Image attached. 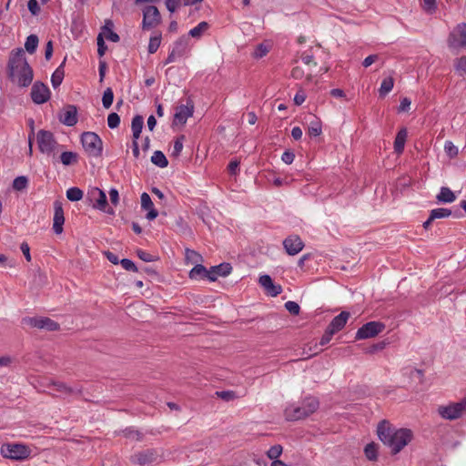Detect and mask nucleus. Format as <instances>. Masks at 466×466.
Listing matches in <instances>:
<instances>
[{
  "instance_id": "nucleus-1",
  "label": "nucleus",
  "mask_w": 466,
  "mask_h": 466,
  "mask_svg": "<svg viewBox=\"0 0 466 466\" xmlns=\"http://www.w3.org/2000/svg\"><path fill=\"white\" fill-rule=\"evenodd\" d=\"M7 70L11 81L18 86H28L32 83L34 74L24 49L17 48L10 53Z\"/></svg>"
},
{
  "instance_id": "nucleus-2",
  "label": "nucleus",
  "mask_w": 466,
  "mask_h": 466,
  "mask_svg": "<svg viewBox=\"0 0 466 466\" xmlns=\"http://www.w3.org/2000/svg\"><path fill=\"white\" fill-rule=\"evenodd\" d=\"M380 440L387 445L391 452L396 454L408 445L413 437V433L409 429H396L383 420L378 425L377 429Z\"/></svg>"
},
{
  "instance_id": "nucleus-3",
  "label": "nucleus",
  "mask_w": 466,
  "mask_h": 466,
  "mask_svg": "<svg viewBox=\"0 0 466 466\" xmlns=\"http://www.w3.org/2000/svg\"><path fill=\"white\" fill-rule=\"evenodd\" d=\"M319 403L315 397H306L300 406L290 404L286 407L284 415L288 420L304 419L314 413L319 409Z\"/></svg>"
},
{
  "instance_id": "nucleus-4",
  "label": "nucleus",
  "mask_w": 466,
  "mask_h": 466,
  "mask_svg": "<svg viewBox=\"0 0 466 466\" xmlns=\"http://www.w3.org/2000/svg\"><path fill=\"white\" fill-rule=\"evenodd\" d=\"M437 411L443 420H458L466 413V397L457 402H449L448 404L440 405Z\"/></svg>"
},
{
  "instance_id": "nucleus-5",
  "label": "nucleus",
  "mask_w": 466,
  "mask_h": 466,
  "mask_svg": "<svg viewBox=\"0 0 466 466\" xmlns=\"http://www.w3.org/2000/svg\"><path fill=\"white\" fill-rule=\"evenodd\" d=\"M1 453L13 461H25L31 457L32 450L27 444L12 442L4 444Z\"/></svg>"
},
{
  "instance_id": "nucleus-6",
  "label": "nucleus",
  "mask_w": 466,
  "mask_h": 466,
  "mask_svg": "<svg viewBox=\"0 0 466 466\" xmlns=\"http://www.w3.org/2000/svg\"><path fill=\"white\" fill-rule=\"evenodd\" d=\"M141 11L143 15L141 26L143 30H152L161 24L162 17L160 12L154 5H147L143 6Z\"/></svg>"
},
{
  "instance_id": "nucleus-7",
  "label": "nucleus",
  "mask_w": 466,
  "mask_h": 466,
  "mask_svg": "<svg viewBox=\"0 0 466 466\" xmlns=\"http://www.w3.org/2000/svg\"><path fill=\"white\" fill-rule=\"evenodd\" d=\"M81 143L89 157H99L102 153V140L94 132H84L81 136Z\"/></svg>"
},
{
  "instance_id": "nucleus-8",
  "label": "nucleus",
  "mask_w": 466,
  "mask_h": 466,
  "mask_svg": "<svg viewBox=\"0 0 466 466\" xmlns=\"http://www.w3.org/2000/svg\"><path fill=\"white\" fill-rule=\"evenodd\" d=\"M87 198L94 208L99 209L110 215L114 214L113 209L108 206L105 192L98 187H93L87 192Z\"/></svg>"
},
{
  "instance_id": "nucleus-9",
  "label": "nucleus",
  "mask_w": 466,
  "mask_h": 466,
  "mask_svg": "<svg viewBox=\"0 0 466 466\" xmlns=\"http://www.w3.org/2000/svg\"><path fill=\"white\" fill-rule=\"evenodd\" d=\"M22 324L30 328L55 331L59 329V324L48 317H25Z\"/></svg>"
},
{
  "instance_id": "nucleus-10",
  "label": "nucleus",
  "mask_w": 466,
  "mask_h": 466,
  "mask_svg": "<svg viewBox=\"0 0 466 466\" xmlns=\"http://www.w3.org/2000/svg\"><path fill=\"white\" fill-rule=\"evenodd\" d=\"M401 376L410 387H417L424 382V370L412 364L406 365L401 369Z\"/></svg>"
},
{
  "instance_id": "nucleus-11",
  "label": "nucleus",
  "mask_w": 466,
  "mask_h": 466,
  "mask_svg": "<svg viewBox=\"0 0 466 466\" xmlns=\"http://www.w3.org/2000/svg\"><path fill=\"white\" fill-rule=\"evenodd\" d=\"M190 49L188 36L183 35L175 43L172 51L167 56L166 64L173 63L178 58L188 56Z\"/></svg>"
},
{
  "instance_id": "nucleus-12",
  "label": "nucleus",
  "mask_w": 466,
  "mask_h": 466,
  "mask_svg": "<svg viewBox=\"0 0 466 466\" xmlns=\"http://www.w3.org/2000/svg\"><path fill=\"white\" fill-rule=\"evenodd\" d=\"M448 44L451 48H466V24H459L450 34Z\"/></svg>"
},
{
  "instance_id": "nucleus-13",
  "label": "nucleus",
  "mask_w": 466,
  "mask_h": 466,
  "mask_svg": "<svg viewBox=\"0 0 466 466\" xmlns=\"http://www.w3.org/2000/svg\"><path fill=\"white\" fill-rule=\"evenodd\" d=\"M385 329V325L380 321H370L361 326L356 332V339H367L374 338Z\"/></svg>"
},
{
  "instance_id": "nucleus-14",
  "label": "nucleus",
  "mask_w": 466,
  "mask_h": 466,
  "mask_svg": "<svg viewBox=\"0 0 466 466\" xmlns=\"http://www.w3.org/2000/svg\"><path fill=\"white\" fill-rule=\"evenodd\" d=\"M36 139L38 148L43 154L50 155L55 151L57 143L50 131L40 130Z\"/></svg>"
},
{
  "instance_id": "nucleus-15",
  "label": "nucleus",
  "mask_w": 466,
  "mask_h": 466,
  "mask_svg": "<svg viewBox=\"0 0 466 466\" xmlns=\"http://www.w3.org/2000/svg\"><path fill=\"white\" fill-rule=\"evenodd\" d=\"M31 98L34 103L41 105L50 98V90L41 82H35L31 89Z\"/></svg>"
},
{
  "instance_id": "nucleus-16",
  "label": "nucleus",
  "mask_w": 466,
  "mask_h": 466,
  "mask_svg": "<svg viewBox=\"0 0 466 466\" xmlns=\"http://www.w3.org/2000/svg\"><path fill=\"white\" fill-rule=\"evenodd\" d=\"M108 25H113V23L112 22L106 23L103 31L101 33H99V35H97V38H96L97 53L100 57L103 56L106 51V46L105 44L104 38H106L113 42H116V33H115L111 29H109L107 27Z\"/></svg>"
},
{
  "instance_id": "nucleus-17",
  "label": "nucleus",
  "mask_w": 466,
  "mask_h": 466,
  "mask_svg": "<svg viewBox=\"0 0 466 466\" xmlns=\"http://www.w3.org/2000/svg\"><path fill=\"white\" fill-rule=\"evenodd\" d=\"M283 246L289 255L295 256L303 249L304 243L299 236L291 235L284 239Z\"/></svg>"
},
{
  "instance_id": "nucleus-18",
  "label": "nucleus",
  "mask_w": 466,
  "mask_h": 466,
  "mask_svg": "<svg viewBox=\"0 0 466 466\" xmlns=\"http://www.w3.org/2000/svg\"><path fill=\"white\" fill-rule=\"evenodd\" d=\"M65 223L64 209L61 202H54V218H53V229L57 235L63 232V226Z\"/></svg>"
},
{
  "instance_id": "nucleus-19",
  "label": "nucleus",
  "mask_w": 466,
  "mask_h": 466,
  "mask_svg": "<svg viewBox=\"0 0 466 466\" xmlns=\"http://www.w3.org/2000/svg\"><path fill=\"white\" fill-rule=\"evenodd\" d=\"M59 121L67 126L73 127L77 123V109L75 106H66L59 115Z\"/></svg>"
},
{
  "instance_id": "nucleus-20",
  "label": "nucleus",
  "mask_w": 466,
  "mask_h": 466,
  "mask_svg": "<svg viewBox=\"0 0 466 466\" xmlns=\"http://www.w3.org/2000/svg\"><path fill=\"white\" fill-rule=\"evenodd\" d=\"M231 271L232 267L229 263H221L218 266L211 267L210 269H208V280L216 281L218 277H227Z\"/></svg>"
},
{
  "instance_id": "nucleus-21",
  "label": "nucleus",
  "mask_w": 466,
  "mask_h": 466,
  "mask_svg": "<svg viewBox=\"0 0 466 466\" xmlns=\"http://www.w3.org/2000/svg\"><path fill=\"white\" fill-rule=\"evenodd\" d=\"M192 114L193 106L180 105L176 108L173 123L175 125H184L187 118L192 116Z\"/></svg>"
},
{
  "instance_id": "nucleus-22",
  "label": "nucleus",
  "mask_w": 466,
  "mask_h": 466,
  "mask_svg": "<svg viewBox=\"0 0 466 466\" xmlns=\"http://www.w3.org/2000/svg\"><path fill=\"white\" fill-rule=\"evenodd\" d=\"M157 458V452L155 450H147L135 454L132 460L134 462L144 466L155 461Z\"/></svg>"
},
{
  "instance_id": "nucleus-23",
  "label": "nucleus",
  "mask_w": 466,
  "mask_h": 466,
  "mask_svg": "<svg viewBox=\"0 0 466 466\" xmlns=\"http://www.w3.org/2000/svg\"><path fill=\"white\" fill-rule=\"evenodd\" d=\"M141 208L147 212L146 218L148 220L155 219L158 215V212L154 208L150 196L146 192L141 195Z\"/></svg>"
},
{
  "instance_id": "nucleus-24",
  "label": "nucleus",
  "mask_w": 466,
  "mask_h": 466,
  "mask_svg": "<svg viewBox=\"0 0 466 466\" xmlns=\"http://www.w3.org/2000/svg\"><path fill=\"white\" fill-rule=\"evenodd\" d=\"M258 282L268 294L273 297L278 296L281 292V287L279 285H274L272 279L268 275H262L259 277Z\"/></svg>"
},
{
  "instance_id": "nucleus-25",
  "label": "nucleus",
  "mask_w": 466,
  "mask_h": 466,
  "mask_svg": "<svg viewBox=\"0 0 466 466\" xmlns=\"http://www.w3.org/2000/svg\"><path fill=\"white\" fill-rule=\"evenodd\" d=\"M350 316V315L348 311L340 312L331 320V322L328 326V329H330L331 332L333 333L339 332L345 327Z\"/></svg>"
},
{
  "instance_id": "nucleus-26",
  "label": "nucleus",
  "mask_w": 466,
  "mask_h": 466,
  "mask_svg": "<svg viewBox=\"0 0 466 466\" xmlns=\"http://www.w3.org/2000/svg\"><path fill=\"white\" fill-rule=\"evenodd\" d=\"M408 137V131L402 127L398 133L394 140V150L397 154H401L404 150L405 143Z\"/></svg>"
},
{
  "instance_id": "nucleus-27",
  "label": "nucleus",
  "mask_w": 466,
  "mask_h": 466,
  "mask_svg": "<svg viewBox=\"0 0 466 466\" xmlns=\"http://www.w3.org/2000/svg\"><path fill=\"white\" fill-rule=\"evenodd\" d=\"M188 276L193 280L208 279L209 272L208 269L201 264H197L189 271Z\"/></svg>"
},
{
  "instance_id": "nucleus-28",
  "label": "nucleus",
  "mask_w": 466,
  "mask_h": 466,
  "mask_svg": "<svg viewBox=\"0 0 466 466\" xmlns=\"http://www.w3.org/2000/svg\"><path fill=\"white\" fill-rule=\"evenodd\" d=\"M436 199L440 203H452L456 199V197L449 187H442L436 196Z\"/></svg>"
},
{
  "instance_id": "nucleus-29",
  "label": "nucleus",
  "mask_w": 466,
  "mask_h": 466,
  "mask_svg": "<svg viewBox=\"0 0 466 466\" xmlns=\"http://www.w3.org/2000/svg\"><path fill=\"white\" fill-rule=\"evenodd\" d=\"M308 134L310 137H319L322 134V123L319 118L313 116L312 120L309 123Z\"/></svg>"
},
{
  "instance_id": "nucleus-30",
  "label": "nucleus",
  "mask_w": 466,
  "mask_h": 466,
  "mask_svg": "<svg viewBox=\"0 0 466 466\" xmlns=\"http://www.w3.org/2000/svg\"><path fill=\"white\" fill-rule=\"evenodd\" d=\"M208 28L209 25L207 22H200L197 26L189 30L188 36L200 38Z\"/></svg>"
},
{
  "instance_id": "nucleus-31",
  "label": "nucleus",
  "mask_w": 466,
  "mask_h": 466,
  "mask_svg": "<svg viewBox=\"0 0 466 466\" xmlns=\"http://www.w3.org/2000/svg\"><path fill=\"white\" fill-rule=\"evenodd\" d=\"M143 125H144V119L142 116H137L133 118L131 128H132L134 139H137L139 137L140 133L143 128Z\"/></svg>"
},
{
  "instance_id": "nucleus-32",
  "label": "nucleus",
  "mask_w": 466,
  "mask_h": 466,
  "mask_svg": "<svg viewBox=\"0 0 466 466\" xmlns=\"http://www.w3.org/2000/svg\"><path fill=\"white\" fill-rule=\"evenodd\" d=\"M393 86L394 80L391 76L384 78L379 89L380 96H385L392 90Z\"/></svg>"
},
{
  "instance_id": "nucleus-33",
  "label": "nucleus",
  "mask_w": 466,
  "mask_h": 466,
  "mask_svg": "<svg viewBox=\"0 0 466 466\" xmlns=\"http://www.w3.org/2000/svg\"><path fill=\"white\" fill-rule=\"evenodd\" d=\"M151 162L159 167H166L168 165L166 156L159 150L153 153Z\"/></svg>"
},
{
  "instance_id": "nucleus-34",
  "label": "nucleus",
  "mask_w": 466,
  "mask_h": 466,
  "mask_svg": "<svg viewBox=\"0 0 466 466\" xmlns=\"http://www.w3.org/2000/svg\"><path fill=\"white\" fill-rule=\"evenodd\" d=\"M270 47H271V45L269 43L258 44L255 47L254 52L252 54L253 57L256 59L262 58L269 52Z\"/></svg>"
},
{
  "instance_id": "nucleus-35",
  "label": "nucleus",
  "mask_w": 466,
  "mask_h": 466,
  "mask_svg": "<svg viewBox=\"0 0 466 466\" xmlns=\"http://www.w3.org/2000/svg\"><path fill=\"white\" fill-rule=\"evenodd\" d=\"M60 160L65 166H70L77 163L78 155L71 151L63 152L60 156Z\"/></svg>"
},
{
  "instance_id": "nucleus-36",
  "label": "nucleus",
  "mask_w": 466,
  "mask_h": 466,
  "mask_svg": "<svg viewBox=\"0 0 466 466\" xmlns=\"http://www.w3.org/2000/svg\"><path fill=\"white\" fill-rule=\"evenodd\" d=\"M364 453L369 461H375L378 459V445L374 442L369 443L365 446Z\"/></svg>"
},
{
  "instance_id": "nucleus-37",
  "label": "nucleus",
  "mask_w": 466,
  "mask_h": 466,
  "mask_svg": "<svg viewBox=\"0 0 466 466\" xmlns=\"http://www.w3.org/2000/svg\"><path fill=\"white\" fill-rule=\"evenodd\" d=\"M185 258L187 264L197 265L200 264V262L202 261V257L200 256V254L189 248H187L185 251Z\"/></svg>"
},
{
  "instance_id": "nucleus-38",
  "label": "nucleus",
  "mask_w": 466,
  "mask_h": 466,
  "mask_svg": "<svg viewBox=\"0 0 466 466\" xmlns=\"http://www.w3.org/2000/svg\"><path fill=\"white\" fill-rule=\"evenodd\" d=\"M451 215V211L449 208H438L431 211L430 220H435L438 218H445Z\"/></svg>"
},
{
  "instance_id": "nucleus-39",
  "label": "nucleus",
  "mask_w": 466,
  "mask_h": 466,
  "mask_svg": "<svg viewBox=\"0 0 466 466\" xmlns=\"http://www.w3.org/2000/svg\"><path fill=\"white\" fill-rule=\"evenodd\" d=\"M51 386L54 388L55 391L59 392L63 395H70L74 393V390L72 388L68 387L67 385L61 381H53L51 383Z\"/></svg>"
},
{
  "instance_id": "nucleus-40",
  "label": "nucleus",
  "mask_w": 466,
  "mask_h": 466,
  "mask_svg": "<svg viewBox=\"0 0 466 466\" xmlns=\"http://www.w3.org/2000/svg\"><path fill=\"white\" fill-rule=\"evenodd\" d=\"M38 46V37L35 35H30L27 36L25 43V50L33 54L35 52Z\"/></svg>"
},
{
  "instance_id": "nucleus-41",
  "label": "nucleus",
  "mask_w": 466,
  "mask_h": 466,
  "mask_svg": "<svg viewBox=\"0 0 466 466\" xmlns=\"http://www.w3.org/2000/svg\"><path fill=\"white\" fill-rule=\"evenodd\" d=\"M83 191L78 187H70L66 190V198L70 201H78L83 198Z\"/></svg>"
},
{
  "instance_id": "nucleus-42",
  "label": "nucleus",
  "mask_w": 466,
  "mask_h": 466,
  "mask_svg": "<svg viewBox=\"0 0 466 466\" xmlns=\"http://www.w3.org/2000/svg\"><path fill=\"white\" fill-rule=\"evenodd\" d=\"M28 185V179L25 176L17 177L13 181V187L17 191L25 189Z\"/></svg>"
},
{
  "instance_id": "nucleus-43",
  "label": "nucleus",
  "mask_w": 466,
  "mask_h": 466,
  "mask_svg": "<svg viewBox=\"0 0 466 466\" xmlns=\"http://www.w3.org/2000/svg\"><path fill=\"white\" fill-rule=\"evenodd\" d=\"M161 43V35H152L149 39L148 43V52L150 54H154L158 49Z\"/></svg>"
},
{
  "instance_id": "nucleus-44",
  "label": "nucleus",
  "mask_w": 466,
  "mask_h": 466,
  "mask_svg": "<svg viewBox=\"0 0 466 466\" xmlns=\"http://www.w3.org/2000/svg\"><path fill=\"white\" fill-rule=\"evenodd\" d=\"M123 434L126 438L132 441H140L142 439V433L134 428H127L123 431Z\"/></svg>"
},
{
  "instance_id": "nucleus-45",
  "label": "nucleus",
  "mask_w": 466,
  "mask_h": 466,
  "mask_svg": "<svg viewBox=\"0 0 466 466\" xmlns=\"http://www.w3.org/2000/svg\"><path fill=\"white\" fill-rule=\"evenodd\" d=\"M114 101V93L111 88H107L103 95L102 103L104 107L109 108Z\"/></svg>"
},
{
  "instance_id": "nucleus-46",
  "label": "nucleus",
  "mask_w": 466,
  "mask_h": 466,
  "mask_svg": "<svg viewBox=\"0 0 466 466\" xmlns=\"http://www.w3.org/2000/svg\"><path fill=\"white\" fill-rule=\"evenodd\" d=\"M454 68L461 76L466 75V56L456 59Z\"/></svg>"
},
{
  "instance_id": "nucleus-47",
  "label": "nucleus",
  "mask_w": 466,
  "mask_h": 466,
  "mask_svg": "<svg viewBox=\"0 0 466 466\" xmlns=\"http://www.w3.org/2000/svg\"><path fill=\"white\" fill-rule=\"evenodd\" d=\"M282 451L283 449L281 445H274L267 451V455L269 459L275 461L281 455Z\"/></svg>"
},
{
  "instance_id": "nucleus-48",
  "label": "nucleus",
  "mask_w": 466,
  "mask_h": 466,
  "mask_svg": "<svg viewBox=\"0 0 466 466\" xmlns=\"http://www.w3.org/2000/svg\"><path fill=\"white\" fill-rule=\"evenodd\" d=\"M63 78H64V72L63 71H60L59 69H56L52 76H51V83H52V86L56 88L57 86H59L63 81Z\"/></svg>"
},
{
  "instance_id": "nucleus-49",
  "label": "nucleus",
  "mask_w": 466,
  "mask_h": 466,
  "mask_svg": "<svg viewBox=\"0 0 466 466\" xmlns=\"http://www.w3.org/2000/svg\"><path fill=\"white\" fill-rule=\"evenodd\" d=\"M27 8L34 16L38 15L41 12V7L37 0H28Z\"/></svg>"
},
{
  "instance_id": "nucleus-50",
  "label": "nucleus",
  "mask_w": 466,
  "mask_h": 466,
  "mask_svg": "<svg viewBox=\"0 0 466 466\" xmlns=\"http://www.w3.org/2000/svg\"><path fill=\"white\" fill-rule=\"evenodd\" d=\"M444 150L448 156L454 157L458 155V147L453 145L451 141H446L444 144Z\"/></svg>"
},
{
  "instance_id": "nucleus-51",
  "label": "nucleus",
  "mask_w": 466,
  "mask_h": 466,
  "mask_svg": "<svg viewBox=\"0 0 466 466\" xmlns=\"http://www.w3.org/2000/svg\"><path fill=\"white\" fill-rule=\"evenodd\" d=\"M119 263L121 264L122 268L127 271H133V272L138 271V268L130 259L123 258L119 261Z\"/></svg>"
},
{
  "instance_id": "nucleus-52",
  "label": "nucleus",
  "mask_w": 466,
  "mask_h": 466,
  "mask_svg": "<svg viewBox=\"0 0 466 466\" xmlns=\"http://www.w3.org/2000/svg\"><path fill=\"white\" fill-rule=\"evenodd\" d=\"M137 254L138 258L145 262H152V261L157 260L156 256H154L147 251H144L142 249H138L137 251Z\"/></svg>"
},
{
  "instance_id": "nucleus-53",
  "label": "nucleus",
  "mask_w": 466,
  "mask_h": 466,
  "mask_svg": "<svg viewBox=\"0 0 466 466\" xmlns=\"http://www.w3.org/2000/svg\"><path fill=\"white\" fill-rule=\"evenodd\" d=\"M285 308L289 313H291L293 315H298L299 313V309H300V308L297 302L290 301V300L287 301L285 303Z\"/></svg>"
},
{
  "instance_id": "nucleus-54",
  "label": "nucleus",
  "mask_w": 466,
  "mask_h": 466,
  "mask_svg": "<svg viewBox=\"0 0 466 466\" xmlns=\"http://www.w3.org/2000/svg\"><path fill=\"white\" fill-rule=\"evenodd\" d=\"M183 140H184V137H180L175 140L174 146H173V152H172V154L174 156L180 155V153L183 149Z\"/></svg>"
},
{
  "instance_id": "nucleus-55",
  "label": "nucleus",
  "mask_w": 466,
  "mask_h": 466,
  "mask_svg": "<svg viewBox=\"0 0 466 466\" xmlns=\"http://www.w3.org/2000/svg\"><path fill=\"white\" fill-rule=\"evenodd\" d=\"M167 9L174 13L181 5V0H165Z\"/></svg>"
},
{
  "instance_id": "nucleus-56",
  "label": "nucleus",
  "mask_w": 466,
  "mask_h": 466,
  "mask_svg": "<svg viewBox=\"0 0 466 466\" xmlns=\"http://www.w3.org/2000/svg\"><path fill=\"white\" fill-rule=\"evenodd\" d=\"M411 105V101L408 97H404L400 100V104L399 106V112H407L410 110Z\"/></svg>"
},
{
  "instance_id": "nucleus-57",
  "label": "nucleus",
  "mask_w": 466,
  "mask_h": 466,
  "mask_svg": "<svg viewBox=\"0 0 466 466\" xmlns=\"http://www.w3.org/2000/svg\"><path fill=\"white\" fill-rule=\"evenodd\" d=\"M335 333L331 332V330L327 328V329L325 330V333L323 334V336L320 339L319 344L321 346L328 344L331 340L332 336Z\"/></svg>"
},
{
  "instance_id": "nucleus-58",
  "label": "nucleus",
  "mask_w": 466,
  "mask_h": 466,
  "mask_svg": "<svg viewBox=\"0 0 466 466\" xmlns=\"http://www.w3.org/2000/svg\"><path fill=\"white\" fill-rule=\"evenodd\" d=\"M304 75V70L300 66H295L291 71V76L295 79H301Z\"/></svg>"
},
{
  "instance_id": "nucleus-59",
  "label": "nucleus",
  "mask_w": 466,
  "mask_h": 466,
  "mask_svg": "<svg viewBox=\"0 0 466 466\" xmlns=\"http://www.w3.org/2000/svg\"><path fill=\"white\" fill-rule=\"evenodd\" d=\"M306 100V95L303 91L299 90L294 96V103L298 106L303 104Z\"/></svg>"
},
{
  "instance_id": "nucleus-60",
  "label": "nucleus",
  "mask_w": 466,
  "mask_h": 466,
  "mask_svg": "<svg viewBox=\"0 0 466 466\" xmlns=\"http://www.w3.org/2000/svg\"><path fill=\"white\" fill-rule=\"evenodd\" d=\"M295 156L292 152L286 151L282 154L281 159L286 164H291L294 161Z\"/></svg>"
},
{
  "instance_id": "nucleus-61",
  "label": "nucleus",
  "mask_w": 466,
  "mask_h": 466,
  "mask_svg": "<svg viewBox=\"0 0 466 466\" xmlns=\"http://www.w3.org/2000/svg\"><path fill=\"white\" fill-rule=\"evenodd\" d=\"M116 112H112L109 114L107 118V124L110 128H116Z\"/></svg>"
},
{
  "instance_id": "nucleus-62",
  "label": "nucleus",
  "mask_w": 466,
  "mask_h": 466,
  "mask_svg": "<svg viewBox=\"0 0 466 466\" xmlns=\"http://www.w3.org/2000/svg\"><path fill=\"white\" fill-rule=\"evenodd\" d=\"M239 162L238 160H232L228 164V171L232 175H236L238 170Z\"/></svg>"
},
{
  "instance_id": "nucleus-63",
  "label": "nucleus",
  "mask_w": 466,
  "mask_h": 466,
  "mask_svg": "<svg viewBox=\"0 0 466 466\" xmlns=\"http://www.w3.org/2000/svg\"><path fill=\"white\" fill-rule=\"evenodd\" d=\"M378 59V56L377 55H370L369 56H367L363 62H362V65L363 66L365 67H369L370 66H371L376 60Z\"/></svg>"
},
{
  "instance_id": "nucleus-64",
  "label": "nucleus",
  "mask_w": 466,
  "mask_h": 466,
  "mask_svg": "<svg viewBox=\"0 0 466 466\" xmlns=\"http://www.w3.org/2000/svg\"><path fill=\"white\" fill-rule=\"evenodd\" d=\"M302 129L299 127H294L291 130V136L295 140H299L302 137Z\"/></svg>"
}]
</instances>
